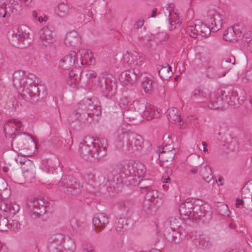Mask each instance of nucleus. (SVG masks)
<instances>
[{"mask_svg":"<svg viewBox=\"0 0 252 252\" xmlns=\"http://www.w3.org/2000/svg\"><path fill=\"white\" fill-rule=\"evenodd\" d=\"M206 75L210 78H219L225 75V71L222 70L220 66H209L206 69Z\"/></svg>","mask_w":252,"mask_h":252,"instance_id":"obj_32","label":"nucleus"},{"mask_svg":"<svg viewBox=\"0 0 252 252\" xmlns=\"http://www.w3.org/2000/svg\"><path fill=\"white\" fill-rule=\"evenodd\" d=\"M21 9V6L17 2L0 1V17L8 19L11 15L18 14Z\"/></svg>","mask_w":252,"mask_h":252,"instance_id":"obj_17","label":"nucleus"},{"mask_svg":"<svg viewBox=\"0 0 252 252\" xmlns=\"http://www.w3.org/2000/svg\"><path fill=\"white\" fill-rule=\"evenodd\" d=\"M75 248L74 243L72 241H70L65 245V249L67 250L69 252H73Z\"/></svg>","mask_w":252,"mask_h":252,"instance_id":"obj_54","label":"nucleus"},{"mask_svg":"<svg viewBox=\"0 0 252 252\" xmlns=\"http://www.w3.org/2000/svg\"><path fill=\"white\" fill-rule=\"evenodd\" d=\"M139 183L136 185H140V188L145 190L146 192L145 198L150 200L156 206L158 207L163 202V195L158 192L157 190L154 189L151 186L153 184V181L149 179H140Z\"/></svg>","mask_w":252,"mask_h":252,"instance_id":"obj_11","label":"nucleus"},{"mask_svg":"<svg viewBox=\"0 0 252 252\" xmlns=\"http://www.w3.org/2000/svg\"><path fill=\"white\" fill-rule=\"evenodd\" d=\"M96 89L102 95L108 98H111L117 92V84L115 78L107 72L102 73L95 81Z\"/></svg>","mask_w":252,"mask_h":252,"instance_id":"obj_5","label":"nucleus"},{"mask_svg":"<svg viewBox=\"0 0 252 252\" xmlns=\"http://www.w3.org/2000/svg\"><path fill=\"white\" fill-rule=\"evenodd\" d=\"M93 143H95V145L96 147H98V146L101 149H104L106 151V153H107V140L105 138H102L101 139H97L96 140L95 139H94Z\"/></svg>","mask_w":252,"mask_h":252,"instance_id":"obj_47","label":"nucleus"},{"mask_svg":"<svg viewBox=\"0 0 252 252\" xmlns=\"http://www.w3.org/2000/svg\"><path fill=\"white\" fill-rule=\"evenodd\" d=\"M171 163H167L165 164V166L166 167V170L165 172L167 176H169L170 175H171L172 174L173 170L171 167H168V165L170 164Z\"/></svg>","mask_w":252,"mask_h":252,"instance_id":"obj_61","label":"nucleus"},{"mask_svg":"<svg viewBox=\"0 0 252 252\" xmlns=\"http://www.w3.org/2000/svg\"><path fill=\"white\" fill-rule=\"evenodd\" d=\"M218 211L219 214L222 216H228L230 214L229 210L226 204H221L217 207Z\"/></svg>","mask_w":252,"mask_h":252,"instance_id":"obj_46","label":"nucleus"},{"mask_svg":"<svg viewBox=\"0 0 252 252\" xmlns=\"http://www.w3.org/2000/svg\"><path fill=\"white\" fill-rule=\"evenodd\" d=\"M200 173L201 176L202 177V178L205 176H207V175L210 176L212 175L211 168L207 165H205L203 167H201Z\"/></svg>","mask_w":252,"mask_h":252,"instance_id":"obj_49","label":"nucleus"},{"mask_svg":"<svg viewBox=\"0 0 252 252\" xmlns=\"http://www.w3.org/2000/svg\"><path fill=\"white\" fill-rule=\"evenodd\" d=\"M81 43L80 37L76 31H72L67 33L64 43L67 46H77Z\"/></svg>","mask_w":252,"mask_h":252,"instance_id":"obj_29","label":"nucleus"},{"mask_svg":"<svg viewBox=\"0 0 252 252\" xmlns=\"http://www.w3.org/2000/svg\"><path fill=\"white\" fill-rule=\"evenodd\" d=\"M123 60L128 64L130 65L131 68H138L144 63V57L136 52L131 53L126 52L123 57Z\"/></svg>","mask_w":252,"mask_h":252,"instance_id":"obj_20","label":"nucleus"},{"mask_svg":"<svg viewBox=\"0 0 252 252\" xmlns=\"http://www.w3.org/2000/svg\"><path fill=\"white\" fill-rule=\"evenodd\" d=\"M70 226L73 230L76 231H77L78 225L76 220L72 219L70 220Z\"/></svg>","mask_w":252,"mask_h":252,"instance_id":"obj_57","label":"nucleus"},{"mask_svg":"<svg viewBox=\"0 0 252 252\" xmlns=\"http://www.w3.org/2000/svg\"><path fill=\"white\" fill-rule=\"evenodd\" d=\"M36 77L33 74L29 73L26 75V82L28 86L24 87L20 93L24 99L32 103L42 101L48 94L46 87L36 84Z\"/></svg>","mask_w":252,"mask_h":252,"instance_id":"obj_4","label":"nucleus"},{"mask_svg":"<svg viewBox=\"0 0 252 252\" xmlns=\"http://www.w3.org/2000/svg\"><path fill=\"white\" fill-rule=\"evenodd\" d=\"M167 118L170 122L175 123H180L182 120L179 110L175 107L168 109Z\"/></svg>","mask_w":252,"mask_h":252,"instance_id":"obj_33","label":"nucleus"},{"mask_svg":"<svg viewBox=\"0 0 252 252\" xmlns=\"http://www.w3.org/2000/svg\"><path fill=\"white\" fill-rule=\"evenodd\" d=\"M144 23V20L139 19L138 21L135 22V23L133 24V27L136 29H139L143 26Z\"/></svg>","mask_w":252,"mask_h":252,"instance_id":"obj_55","label":"nucleus"},{"mask_svg":"<svg viewBox=\"0 0 252 252\" xmlns=\"http://www.w3.org/2000/svg\"><path fill=\"white\" fill-rule=\"evenodd\" d=\"M247 107L252 111V96L249 100V104L247 105Z\"/></svg>","mask_w":252,"mask_h":252,"instance_id":"obj_64","label":"nucleus"},{"mask_svg":"<svg viewBox=\"0 0 252 252\" xmlns=\"http://www.w3.org/2000/svg\"><path fill=\"white\" fill-rule=\"evenodd\" d=\"M198 202H199V200H196L193 198H188L186 199V202L182 203L181 205L186 207V208H187V210L189 211L192 212L191 210H193V208L195 207V204H196Z\"/></svg>","mask_w":252,"mask_h":252,"instance_id":"obj_41","label":"nucleus"},{"mask_svg":"<svg viewBox=\"0 0 252 252\" xmlns=\"http://www.w3.org/2000/svg\"><path fill=\"white\" fill-rule=\"evenodd\" d=\"M162 9L165 20L171 25H174L176 24V21H174L173 18H174L177 16L176 13L172 14V8L171 7H163Z\"/></svg>","mask_w":252,"mask_h":252,"instance_id":"obj_37","label":"nucleus"},{"mask_svg":"<svg viewBox=\"0 0 252 252\" xmlns=\"http://www.w3.org/2000/svg\"><path fill=\"white\" fill-rule=\"evenodd\" d=\"M108 222V218L104 213L96 214L93 219V223L96 231H101Z\"/></svg>","mask_w":252,"mask_h":252,"instance_id":"obj_23","label":"nucleus"},{"mask_svg":"<svg viewBox=\"0 0 252 252\" xmlns=\"http://www.w3.org/2000/svg\"><path fill=\"white\" fill-rule=\"evenodd\" d=\"M153 83H154V82L148 78H146L142 81V87L146 94H152L154 89Z\"/></svg>","mask_w":252,"mask_h":252,"instance_id":"obj_38","label":"nucleus"},{"mask_svg":"<svg viewBox=\"0 0 252 252\" xmlns=\"http://www.w3.org/2000/svg\"><path fill=\"white\" fill-rule=\"evenodd\" d=\"M82 71L78 68H74L69 72L67 83L70 86H77L81 81Z\"/></svg>","mask_w":252,"mask_h":252,"instance_id":"obj_28","label":"nucleus"},{"mask_svg":"<svg viewBox=\"0 0 252 252\" xmlns=\"http://www.w3.org/2000/svg\"><path fill=\"white\" fill-rule=\"evenodd\" d=\"M95 143L92 141L88 144L86 141L81 142L79 145V151L81 157L87 161H98L106 155V151L96 147Z\"/></svg>","mask_w":252,"mask_h":252,"instance_id":"obj_7","label":"nucleus"},{"mask_svg":"<svg viewBox=\"0 0 252 252\" xmlns=\"http://www.w3.org/2000/svg\"><path fill=\"white\" fill-rule=\"evenodd\" d=\"M132 105V107L134 109L133 113L129 110H126L124 112V115L129 120H134L138 115H141L148 120L157 117L154 106L147 107L144 103L140 102H134Z\"/></svg>","mask_w":252,"mask_h":252,"instance_id":"obj_9","label":"nucleus"},{"mask_svg":"<svg viewBox=\"0 0 252 252\" xmlns=\"http://www.w3.org/2000/svg\"><path fill=\"white\" fill-rule=\"evenodd\" d=\"M223 95H224L225 98V103L235 107H239L245 100L244 95L239 96L237 92L233 90H228L226 89L223 90Z\"/></svg>","mask_w":252,"mask_h":252,"instance_id":"obj_18","label":"nucleus"},{"mask_svg":"<svg viewBox=\"0 0 252 252\" xmlns=\"http://www.w3.org/2000/svg\"><path fill=\"white\" fill-rule=\"evenodd\" d=\"M240 205H242L244 207L246 206V200L245 199L237 198L236 203L235 204L236 207L239 208Z\"/></svg>","mask_w":252,"mask_h":252,"instance_id":"obj_56","label":"nucleus"},{"mask_svg":"<svg viewBox=\"0 0 252 252\" xmlns=\"http://www.w3.org/2000/svg\"><path fill=\"white\" fill-rule=\"evenodd\" d=\"M231 66L229 65L227 61H226L224 60H222L220 66L222 70L225 71V73L230 69Z\"/></svg>","mask_w":252,"mask_h":252,"instance_id":"obj_51","label":"nucleus"},{"mask_svg":"<svg viewBox=\"0 0 252 252\" xmlns=\"http://www.w3.org/2000/svg\"><path fill=\"white\" fill-rule=\"evenodd\" d=\"M49 202L43 198H34L29 200L28 209L33 219L41 218L48 211Z\"/></svg>","mask_w":252,"mask_h":252,"instance_id":"obj_12","label":"nucleus"},{"mask_svg":"<svg viewBox=\"0 0 252 252\" xmlns=\"http://www.w3.org/2000/svg\"><path fill=\"white\" fill-rule=\"evenodd\" d=\"M179 211L181 216H188L189 218H191V212L187 210L186 207L183 206L181 204L180 205Z\"/></svg>","mask_w":252,"mask_h":252,"instance_id":"obj_50","label":"nucleus"},{"mask_svg":"<svg viewBox=\"0 0 252 252\" xmlns=\"http://www.w3.org/2000/svg\"><path fill=\"white\" fill-rule=\"evenodd\" d=\"M9 227V220L3 216H0V231H7Z\"/></svg>","mask_w":252,"mask_h":252,"instance_id":"obj_43","label":"nucleus"},{"mask_svg":"<svg viewBox=\"0 0 252 252\" xmlns=\"http://www.w3.org/2000/svg\"><path fill=\"white\" fill-rule=\"evenodd\" d=\"M119 105L121 109H126L128 108L127 110H130L132 108L130 101L128 100L127 97H123L121 98Z\"/></svg>","mask_w":252,"mask_h":252,"instance_id":"obj_44","label":"nucleus"},{"mask_svg":"<svg viewBox=\"0 0 252 252\" xmlns=\"http://www.w3.org/2000/svg\"><path fill=\"white\" fill-rule=\"evenodd\" d=\"M13 84L15 88H19L18 92H22V89L26 83L25 72L22 70H19L15 71L13 74L12 77Z\"/></svg>","mask_w":252,"mask_h":252,"instance_id":"obj_24","label":"nucleus"},{"mask_svg":"<svg viewBox=\"0 0 252 252\" xmlns=\"http://www.w3.org/2000/svg\"><path fill=\"white\" fill-rule=\"evenodd\" d=\"M161 151L164 152H168L167 151H172L173 150H176L175 149H174L172 146L168 145H165L164 147L161 148Z\"/></svg>","mask_w":252,"mask_h":252,"instance_id":"obj_60","label":"nucleus"},{"mask_svg":"<svg viewBox=\"0 0 252 252\" xmlns=\"http://www.w3.org/2000/svg\"><path fill=\"white\" fill-rule=\"evenodd\" d=\"M148 151V149H146L145 147V143L142 137L139 134L132 132L128 153L137 152L141 155H145L147 154Z\"/></svg>","mask_w":252,"mask_h":252,"instance_id":"obj_14","label":"nucleus"},{"mask_svg":"<svg viewBox=\"0 0 252 252\" xmlns=\"http://www.w3.org/2000/svg\"><path fill=\"white\" fill-rule=\"evenodd\" d=\"M206 21L210 23L209 27L202 22L197 21L194 25L189 26L187 29V32L190 36L196 38L200 35L202 36L207 37L210 34L211 32H216L219 31L222 26V19L218 12L214 10H210L207 12Z\"/></svg>","mask_w":252,"mask_h":252,"instance_id":"obj_2","label":"nucleus"},{"mask_svg":"<svg viewBox=\"0 0 252 252\" xmlns=\"http://www.w3.org/2000/svg\"><path fill=\"white\" fill-rule=\"evenodd\" d=\"M235 30L233 28H229L225 30L223 34V38L227 41H231L234 39Z\"/></svg>","mask_w":252,"mask_h":252,"instance_id":"obj_42","label":"nucleus"},{"mask_svg":"<svg viewBox=\"0 0 252 252\" xmlns=\"http://www.w3.org/2000/svg\"><path fill=\"white\" fill-rule=\"evenodd\" d=\"M224 60L227 61L229 66H232L235 64V58L234 56H230L229 58L225 59Z\"/></svg>","mask_w":252,"mask_h":252,"instance_id":"obj_58","label":"nucleus"},{"mask_svg":"<svg viewBox=\"0 0 252 252\" xmlns=\"http://www.w3.org/2000/svg\"><path fill=\"white\" fill-rule=\"evenodd\" d=\"M132 131H126L120 133L116 140V148L125 153L128 152Z\"/></svg>","mask_w":252,"mask_h":252,"instance_id":"obj_19","label":"nucleus"},{"mask_svg":"<svg viewBox=\"0 0 252 252\" xmlns=\"http://www.w3.org/2000/svg\"><path fill=\"white\" fill-rule=\"evenodd\" d=\"M62 242L59 244L50 245L48 246L49 252H63Z\"/></svg>","mask_w":252,"mask_h":252,"instance_id":"obj_48","label":"nucleus"},{"mask_svg":"<svg viewBox=\"0 0 252 252\" xmlns=\"http://www.w3.org/2000/svg\"><path fill=\"white\" fill-rule=\"evenodd\" d=\"M30 29L26 25H21L12 31L11 42L14 46L19 48H25L28 47L31 39L29 37Z\"/></svg>","mask_w":252,"mask_h":252,"instance_id":"obj_10","label":"nucleus"},{"mask_svg":"<svg viewBox=\"0 0 252 252\" xmlns=\"http://www.w3.org/2000/svg\"><path fill=\"white\" fill-rule=\"evenodd\" d=\"M69 12V7L67 3L66 0H63V1L58 4V15L61 17H64L67 16Z\"/></svg>","mask_w":252,"mask_h":252,"instance_id":"obj_35","label":"nucleus"},{"mask_svg":"<svg viewBox=\"0 0 252 252\" xmlns=\"http://www.w3.org/2000/svg\"><path fill=\"white\" fill-rule=\"evenodd\" d=\"M127 220L125 218H120L118 221L116 222V231L120 233H123L124 229L126 230V228L125 227L127 225Z\"/></svg>","mask_w":252,"mask_h":252,"instance_id":"obj_39","label":"nucleus"},{"mask_svg":"<svg viewBox=\"0 0 252 252\" xmlns=\"http://www.w3.org/2000/svg\"><path fill=\"white\" fill-rule=\"evenodd\" d=\"M192 241L195 247L202 250H207L212 247L210 238L204 234H196Z\"/></svg>","mask_w":252,"mask_h":252,"instance_id":"obj_22","label":"nucleus"},{"mask_svg":"<svg viewBox=\"0 0 252 252\" xmlns=\"http://www.w3.org/2000/svg\"><path fill=\"white\" fill-rule=\"evenodd\" d=\"M76 53L71 51L70 53L66 55L59 62V66L62 70L69 69L73 66L76 59Z\"/></svg>","mask_w":252,"mask_h":252,"instance_id":"obj_25","label":"nucleus"},{"mask_svg":"<svg viewBox=\"0 0 252 252\" xmlns=\"http://www.w3.org/2000/svg\"><path fill=\"white\" fill-rule=\"evenodd\" d=\"M207 93L205 90L199 88L195 89L191 96L193 99H196L199 102H204L207 98Z\"/></svg>","mask_w":252,"mask_h":252,"instance_id":"obj_34","label":"nucleus"},{"mask_svg":"<svg viewBox=\"0 0 252 252\" xmlns=\"http://www.w3.org/2000/svg\"><path fill=\"white\" fill-rule=\"evenodd\" d=\"M141 75L138 68H131L122 72L119 76V80L123 86H131L134 85L138 78Z\"/></svg>","mask_w":252,"mask_h":252,"instance_id":"obj_15","label":"nucleus"},{"mask_svg":"<svg viewBox=\"0 0 252 252\" xmlns=\"http://www.w3.org/2000/svg\"><path fill=\"white\" fill-rule=\"evenodd\" d=\"M101 114L100 106L94 104L91 100L81 101L76 106V109L70 114L68 120L70 123L76 121L80 124H90L95 116Z\"/></svg>","mask_w":252,"mask_h":252,"instance_id":"obj_3","label":"nucleus"},{"mask_svg":"<svg viewBox=\"0 0 252 252\" xmlns=\"http://www.w3.org/2000/svg\"><path fill=\"white\" fill-rule=\"evenodd\" d=\"M252 32L250 31L245 33H243L242 37V39L244 42L247 43V46L251 47H252Z\"/></svg>","mask_w":252,"mask_h":252,"instance_id":"obj_45","label":"nucleus"},{"mask_svg":"<svg viewBox=\"0 0 252 252\" xmlns=\"http://www.w3.org/2000/svg\"><path fill=\"white\" fill-rule=\"evenodd\" d=\"M242 198L246 200V209H252V186L243 188L242 189Z\"/></svg>","mask_w":252,"mask_h":252,"instance_id":"obj_31","label":"nucleus"},{"mask_svg":"<svg viewBox=\"0 0 252 252\" xmlns=\"http://www.w3.org/2000/svg\"><path fill=\"white\" fill-rule=\"evenodd\" d=\"M142 212L143 214H144L147 217H148L152 214V209L149 207L148 205H144L143 206Z\"/></svg>","mask_w":252,"mask_h":252,"instance_id":"obj_52","label":"nucleus"},{"mask_svg":"<svg viewBox=\"0 0 252 252\" xmlns=\"http://www.w3.org/2000/svg\"><path fill=\"white\" fill-rule=\"evenodd\" d=\"M179 219L171 217L164 223V235L166 239L175 244L180 242L185 237L184 228L180 225Z\"/></svg>","mask_w":252,"mask_h":252,"instance_id":"obj_6","label":"nucleus"},{"mask_svg":"<svg viewBox=\"0 0 252 252\" xmlns=\"http://www.w3.org/2000/svg\"><path fill=\"white\" fill-rule=\"evenodd\" d=\"M146 171L145 165L141 162H128L127 164H124L122 173L112 172L109 174L105 185L110 188H113L115 189L123 183V179L125 178L129 184L135 186L139 183L140 179L144 176Z\"/></svg>","mask_w":252,"mask_h":252,"instance_id":"obj_1","label":"nucleus"},{"mask_svg":"<svg viewBox=\"0 0 252 252\" xmlns=\"http://www.w3.org/2000/svg\"><path fill=\"white\" fill-rule=\"evenodd\" d=\"M191 211V218L196 220H202L206 217V210L205 207L202 204L196 203Z\"/></svg>","mask_w":252,"mask_h":252,"instance_id":"obj_30","label":"nucleus"},{"mask_svg":"<svg viewBox=\"0 0 252 252\" xmlns=\"http://www.w3.org/2000/svg\"><path fill=\"white\" fill-rule=\"evenodd\" d=\"M24 127L22 122L16 119L7 121L4 126V132L6 137L12 138L16 137L20 131H23Z\"/></svg>","mask_w":252,"mask_h":252,"instance_id":"obj_16","label":"nucleus"},{"mask_svg":"<svg viewBox=\"0 0 252 252\" xmlns=\"http://www.w3.org/2000/svg\"><path fill=\"white\" fill-rule=\"evenodd\" d=\"M59 189L67 194L76 195L84 190L83 185L70 175L63 176L58 183Z\"/></svg>","mask_w":252,"mask_h":252,"instance_id":"obj_8","label":"nucleus"},{"mask_svg":"<svg viewBox=\"0 0 252 252\" xmlns=\"http://www.w3.org/2000/svg\"><path fill=\"white\" fill-rule=\"evenodd\" d=\"M246 77L247 80L252 81V68L247 70L246 73Z\"/></svg>","mask_w":252,"mask_h":252,"instance_id":"obj_62","label":"nucleus"},{"mask_svg":"<svg viewBox=\"0 0 252 252\" xmlns=\"http://www.w3.org/2000/svg\"><path fill=\"white\" fill-rule=\"evenodd\" d=\"M96 73L93 70H89L86 73V76L89 78H94L96 77Z\"/></svg>","mask_w":252,"mask_h":252,"instance_id":"obj_59","label":"nucleus"},{"mask_svg":"<svg viewBox=\"0 0 252 252\" xmlns=\"http://www.w3.org/2000/svg\"><path fill=\"white\" fill-rule=\"evenodd\" d=\"M223 94V90L220 93H213L211 94L210 103L208 107L211 109L220 110L222 109L223 103L225 102V98Z\"/></svg>","mask_w":252,"mask_h":252,"instance_id":"obj_21","label":"nucleus"},{"mask_svg":"<svg viewBox=\"0 0 252 252\" xmlns=\"http://www.w3.org/2000/svg\"><path fill=\"white\" fill-rule=\"evenodd\" d=\"M168 152H164L160 151V148H159L158 152L156 153L157 157L159 160V165L162 166L164 165V163H171L174 158L176 154V150L171 151H167Z\"/></svg>","mask_w":252,"mask_h":252,"instance_id":"obj_26","label":"nucleus"},{"mask_svg":"<svg viewBox=\"0 0 252 252\" xmlns=\"http://www.w3.org/2000/svg\"><path fill=\"white\" fill-rule=\"evenodd\" d=\"M33 141V139L30 133L20 131L16 137H13L11 145L12 150L18 153L21 149H25L29 142Z\"/></svg>","mask_w":252,"mask_h":252,"instance_id":"obj_13","label":"nucleus"},{"mask_svg":"<svg viewBox=\"0 0 252 252\" xmlns=\"http://www.w3.org/2000/svg\"><path fill=\"white\" fill-rule=\"evenodd\" d=\"M203 180H204L206 182L209 183L211 181H213L214 182V179H213V175L205 176V177L203 178Z\"/></svg>","mask_w":252,"mask_h":252,"instance_id":"obj_63","label":"nucleus"},{"mask_svg":"<svg viewBox=\"0 0 252 252\" xmlns=\"http://www.w3.org/2000/svg\"><path fill=\"white\" fill-rule=\"evenodd\" d=\"M158 74L163 80H167L173 75L171 67L168 64L165 66H162L158 70Z\"/></svg>","mask_w":252,"mask_h":252,"instance_id":"obj_36","label":"nucleus"},{"mask_svg":"<svg viewBox=\"0 0 252 252\" xmlns=\"http://www.w3.org/2000/svg\"><path fill=\"white\" fill-rule=\"evenodd\" d=\"M38 34L43 45L45 46L53 42L54 35L53 32L48 27L45 26L42 28L39 31Z\"/></svg>","mask_w":252,"mask_h":252,"instance_id":"obj_27","label":"nucleus"},{"mask_svg":"<svg viewBox=\"0 0 252 252\" xmlns=\"http://www.w3.org/2000/svg\"><path fill=\"white\" fill-rule=\"evenodd\" d=\"M20 224L18 220H12L11 222H9L10 228L13 229H17L20 227Z\"/></svg>","mask_w":252,"mask_h":252,"instance_id":"obj_53","label":"nucleus"},{"mask_svg":"<svg viewBox=\"0 0 252 252\" xmlns=\"http://www.w3.org/2000/svg\"><path fill=\"white\" fill-rule=\"evenodd\" d=\"M63 239V236L60 234L53 235L48 239L47 247L50 245L59 244Z\"/></svg>","mask_w":252,"mask_h":252,"instance_id":"obj_40","label":"nucleus"}]
</instances>
